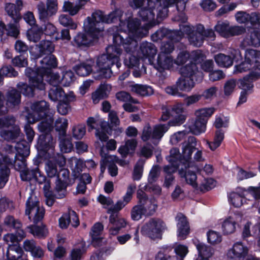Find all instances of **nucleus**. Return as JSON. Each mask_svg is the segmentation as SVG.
Instances as JSON below:
<instances>
[{
  "instance_id": "nucleus-1",
  "label": "nucleus",
  "mask_w": 260,
  "mask_h": 260,
  "mask_svg": "<svg viewBox=\"0 0 260 260\" xmlns=\"http://www.w3.org/2000/svg\"><path fill=\"white\" fill-rule=\"evenodd\" d=\"M121 22L118 32L113 35V44L120 48L122 46L126 53L124 64L128 68L139 66V54L137 52L138 40L148 33V27H140V21L133 19L126 23Z\"/></svg>"
},
{
  "instance_id": "nucleus-2",
  "label": "nucleus",
  "mask_w": 260,
  "mask_h": 260,
  "mask_svg": "<svg viewBox=\"0 0 260 260\" xmlns=\"http://www.w3.org/2000/svg\"><path fill=\"white\" fill-rule=\"evenodd\" d=\"M122 15L119 9H116L108 15L101 10H95L91 16L87 17L84 21L85 32H79L74 38V44L78 47H88L94 40L98 38V34L104 29V24H110L117 21Z\"/></svg>"
},
{
  "instance_id": "nucleus-3",
  "label": "nucleus",
  "mask_w": 260,
  "mask_h": 260,
  "mask_svg": "<svg viewBox=\"0 0 260 260\" xmlns=\"http://www.w3.org/2000/svg\"><path fill=\"white\" fill-rule=\"evenodd\" d=\"M129 6L134 9H140L138 12V15L144 21H147V24L143 26L141 25V21L137 18L128 19L125 21H122L120 16L119 19L120 22L119 28L121 22L126 23L133 19H137L140 21V27H148V29L157 24H158L166 17H161L158 16L159 10L163 8L161 4V0H132L129 3ZM122 14H123V12Z\"/></svg>"
},
{
  "instance_id": "nucleus-4",
  "label": "nucleus",
  "mask_w": 260,
  "mask_h": 260,
  "mask_svg": "<svg viewBox=\"0 0 260 260\" xmlns=\"http://www.w3.org/2000/svg\"><path fill=\"white\" fill-rule=\"evenodd\" d=\"M122 52V49L115 44L108 46L106 48V54L99 56L96 59L97 75L94 76L96 79H107L110 78L114 70H119L121 66L119 57Z\"/></svg>"
},
{
  "instance_id": "nucleus-5",
  "label": "nucleus",
  "mask_w": 260,
  "mask_h": 260,
  "mask_svg": "<svg viewBox=\"0 0 260 260\" xmlns=\"http://www.w3.org/2000/svg\"><path fill=\"white\" fill-rule=\"evenodd\" d=\"M179 31L182 33V38L186 35L189 44L196 47L202 46L206 39L214 40L216 37L213 29H205L204 26L200 23L195 25H180Z\"/></svg>"
},
{
  "instance_id": "nucleus-6",
  "label": "nucleus",
  "mask_w": 260,
  "mask_h": 260,
  "mask_svg": "<svg viewBox=\"0 0 260 260\" xmlns=\"http://www.w3.org/2000/svg\"><path fill=\"white\" fill-rule=\"evenodd\" d=\"M172 159H169V165L164 167V172L165 175H172L177 170L180 177L184 179L185 182L192 186L193 188L197 189L198 187L197 182V176L193 170H191L192 167L191 164H188L186 161L183 164L176 162L172 161Z\"/></svg>"
},
{
  "instance_id": "nucleus-7",
  "label": "nucleus",
  "mask_w": 260,
  "mask_h": 260,
  "mask_svg": "<svg viewBox=\"0 0 260 260\" xmlns=\"http://www.w3.org/2000/svg\"><path fill=\"white\" fill-rule=\"evenodd\" d=\"M197 145L196 138L194 137H189L186 141L182 143V151L180 154L178 148H173L170 151V155L166 157V159H172L176 162L183 164L186 162L188 164H191V156L196 149Z\"/></svg>"
},
{
  "instance_id": "nucleus-8",
  "label": "nucleus",
  "mask_w": 260,
  "mask_h": 260,
  "mask_svg": "<svg viewBox=\"0 0 260 260\" xmlns=\"http://www.w3.org/2000/svg\"><path fill=\"white\" fill-rule=\"evenodd\" d=\"M188 252V247L184 245H177L174 250L171 246H164L159 248L155 260H184Z\"/></svg>"
},
{
  "instance_id": "nucleus-9",
  "label": "nucleus",
  "mask_w": 260,
  "mask_h": 260,
  "mask_svg": "<svg viewBox=\"0 0 260 260\" xmlns=\"http://www.w3.org/2000/svg\"><path fill=\"white\" fill-rule=\"evenodd\" d=\"M17 154H15L14 159L8 156L6 166L0 168V189L3 188L9 180L10 174V168L21 172L26 168L25 157L21 156V159L17 158Z\"/></svg>"
},
{
  "instance_id": "nucleus-10",
  "label": "nucleus",
  "mask_w": 260,
  "mask_h": 260,
  "mask_svg": "<svg viewBox=\"0 0 260 260\" xmlns=\"http://www.w3.org/2000/svg\"><path fill=\"white\" fill-rule=\"evenodd\" d=\"M162 110L160 120L165 121L170 117H172L173 119L169 121L171 126L180 125L185 120L186 117L183 114L184 108L182 104L178 103L170 107H162Z\"/></svg>"
},
{
  "instance_id": "nucleus-11",
  "label": "nucleus",
  "mask_w": 260,
  "mask_h": 260,
  "mask_svg": "<svg viewBox=\"0 0 260 260\" xmlns=\"http://www.w3.org/2000/svg\"><path fill=\"white\" fill-rule=\"evenodd\" d=\"M165 228L166 224L162 220L159 218H152L142 226L141 233L154 240L161 237Z\"/></svg>"
},
{
  "instance_id": "nucleus-12",
  "label": "nucleus",
  "mask_w": 260,
  "mask_h": 260,
  "mask_svg": "<svg viewBox=\"0 0 260 260\" xmlns=\"http://www.w3.org/2000/svg\"><path fill=\"white\" fill-rule=\"evenodd\" d=\"M229 120L228 117L223 116L216 117L214 125L218 129L215 132L213 141H206V144L211 150L214 151L221 145L224 138V132L220 128L228 127Z\"/></svg>"
},
{
  "instance_id": "nucleus-13",
  "label": "nucleus",
  "mask_w": 260,
  "mask_h": 260,
  "mask_svg": "<svg viewBox=\"0 0 260 260\" xmlns=\"http://www.w3.org/2000/svg\"><path fill=\"white\" fill-rule=\"evenodd\" d=\"M171 124H158L154 125L152 128L149 124L145 125L143 130L141 139L143 141L151 140L154 143L155 141H160L164 134L168 131Z\"/></svg>"
},
{
  "instance_id": "nucleus-14",
  "label": "nucleus",
  "mask_w": 260,
  "mask_h": 260,
  "mask_svg": "<svg viewBox=\"0 0 260 260\" xmlns=\"http://www.w3.org/2000/svg\"><path fill=\"white\" fill-rule=\"evenodd\" d=\"M45 209L40 205L39 201L33 200L31 197H29L26 202L25 214L30 221L35 224L41 221L44 216Z\"/></svg>"
},
{
  "instance_id": "nucleus-15",
  "label": "nucleus",
  "mask_w": 260,
  "mask_h": 260,
  "mask_svg": "<svg viewBox=\"0 0 260 260\" xmlns=\"http://www.w3.org/2000/svg\"><path fill=\"white\" fill-rule=\"evenodd\" d=\"M37 8L40 21L45 22L57 13V0H46V4L43 2H40L37 6Z\"/></svg>"
},
{
  "instance_id": "nucleus-16",
  "label": "nucleus",
  "mask_w": 260,
  "mask_h": 260,
  "mask_svg": "<svg viewBox=\"0 0 260 260\" xmlns=\"http://www.w3.org/2000/svg\"><path fill=\"white\" fill-rule=\"evenodd\" d=\"M214 28L221 36L225 38L240 35L245 31L244 27L239 25L230 26L228 21H218Z\"/></svg>"
},
{
  "instance_id": "nucleus-17",
  "label": "nucleus",
  "mask_w": 260,
  "mask_h": 260,
  "mask_svg": "<svg viewBox=\"0 0 260 260\" xmlns=\"http://www.w3.org/2000/svg\"><path fill=\"white\" fill-rule=\"evenodd\" d=\"M49 105L45 101L34 103L30 106L31 113H28L26 116V120L29 123H35L41 119L45 117L49 110Z\"/></svg>"
},
{
  "instance_id": "nucleus-18",
  "label": "nucleus",
  "mask_w": 260,
  "mask_h": 260,
  "mask_svg": "<svg viewBox=\"0 0 260 260\" xmlns=\"http://www.w3.org/2000/svg\"><path fill=\"white\" fill-rule=\"evenodd\" d=\"M186 1L185 0H161L163 8L159 10L158 16L161 17H167L168 8L175 5L177 11L180 12L181 18L179 20L184 22L187 20V18L183 12L186 7Z\"/></svg>"
},
{
  "instance_id": "nucleus-19",
  "label": "nucleus",
  "mask_w": 260,
  "mask_h": 260,
  "mask_svg": "<svg viewBox=\"0 0 260 260\" xmlns=\"http://www.w3.org/2000/svg\"><path fill=\"white\" fill-rule=\"evenodd\" d=\"M174 41H180L182 39V33L179 30H171L166 28H160L151 36L153 42H157L164 38Z\"/></svg>"
},
{
  "instance_id": "nucleus-20",
  "label": "nucleus",
  "mask_w": 260,
  "mask_h": 260,
  "mask_svg": "<svg viewBox=\"0 0 260 260\" xmlns=\"http://www.w3.org/2000/svg\"><path fill=\"white\" fill-rule=\"evenodd\" d=\"M245 58L253 65V71L248 77L253 79L260 77V51L247 49L245 53Z\"/></svg>"
},
{
  "instance_id": "nucleus-21",
  "label": "nucleus",
  "mask_w": 260,
  "mask_h": 260,
  "mask_svg": "<svg viewBox=\"0 0 260 260\" xmlns=\"http://www.w3.org/2000/svg\"><path fill=\"white\" fill-rule=\"evenodd\" d=\"M20 176L23 181L34 180L40 184H43L46 179L45 176L41 173L38 167L26 168L21 171Z\"/></svg>"
},
{
  "instance_id": "nucleus-22",
  "label": "nucleus",
  "mask_w": 260,
  "mask_h": 260,
  "mask_svg": "<svg viewBox=\"0 0 260 260\" xmlns=\"http://www.w3.org/2000/svg\"><path fill=\"white\" fill-rule=\"evenodd\" d=\"M248 249L241 242L235 243L226 253L228 260H245Z\"/></svg>"
},
{
  "instance_id": "nucleus-23",
  "label": "nucleus",
  "mask_w": 260,
  "mask_h": 260,
  "mask_svg": "<svg viewBox=\"0 0 260 260\" xmlns=\"http://www.w3.org/2000/svg\"><path fill=\"white\" fill-rule=\"evenodd\" d=\"M39 68L36 70L27 68L25 70V75L29 78L30 85L35 88L40 90L45 89V83L43 81V75L38 71Z\"/></svg>"
},
{
  "instance_id": "nucleus-24",
  "label": "nucleus",
  "mask_w": 260,
  "mask_h": 260,
  "mask_svg": "<svg viewBox=\"0 0 260 260\" xmlns=\"http://www.w3.org/2000/svg\"><path fill=\"white\" fill-rule=\"evenodd\" d=\"M236 21L240 24H248L250 23L251 25H260V13L252 12L250 14L245 11H238L235 14Z\"/></svg>"
},
{
  "instance_id": "nucleus-25",
  "label": "nucleus",
  "mask_w": 260,
  "mask_h": 260,
  "mask_svg": "<svg viewBox=\"0 0 260 260\" xmlns=\"http://www.w3.org/2000/svg\"><path fill=\"white\" fill-rule=\"evenodd\" d=\"M137 52L139 57L144 59H148L149 63H152L157 53V49L153 44L145 41L140 44L139 50Z\"/></svg>"
},
{
  "instance_id": "nucleus-26",
  "label": "nucleus",
  "mask_w": 260,
  "mask_h": 260,
  "mask_svg": "<svg viewBox=\"0 0 260 260\" xmlns=\"http://www.w3.org/2000/svg\"><path fill=\"white\" fill-rule=\"evenodd\" d=\"M30 144L24 140H22L17 142L14 146L11 145H7L5 149L8 153H13L16 151V154L20 156L27 157L30 154Z\"/></svg>"
},
{
  "instance_id": "nucleus-27",
  "label": "nucleus",
  "mask_w": 260,
  "mask_h": 260,
  "mask_svg": "<svg viewBox=\"0 0 260 260\" xmlns=\"http://www.w3.org/2000/svg\"><path fill=\"white\" fill-rule=\"evenodd\" d=\"M182 76L193 78L197 82H200L203 78V73L198 70L196 63L190 62L180 69Z\"/></svg>"
},
{
  "instance_id": "nucleus-28",
  "label": "nucleus",
  "mask_w": 260,
  "mask_h": 260,
  "mask_svg": "<svg viewBox=\"0 0 260 260\" xmlns=\"http://www.w3.org/2000/svg\"><path fill=\"white\" fill-rule=\"evenodd\" d=\"M254 79L249 77H244L240 80L239 87L242 90L240 93L237 105H240L245 103L247 100L248 95L251 92L253 87V81Z\"/></svg>"
},
{
  "instance_id": "nucleus-29",
  "label": "nucleus",
  "mask_w": 260,
  "mask_h": 260,
  "mask_svg": "<svg viewBox=\"0 0 260 260\" xmlns=\"http://www.w3.org/2000/svg\"><path fill=\"white\" fill-rule=\"evenodd\" d=\"M22 5L21 0H16L15 4L8 3L5 4V10L6 13L15 22H19L21 19L20 11Z\"/></svg>"
},
{
  "instance_id": "nucleus-30",
  "label": "nucleus",
  "mask_w": 260,
  "mask_h": 260,
  "mask_svg": "<svg viewBox=\"0 0 260 260\" xmlns=\"http://www.w3.org/2000/svg\"><path fill=\"white\" fill-rule=\"evenodd\" d=\"M249 192L247 189L239 188L237 191L232 192L228 194V200L230 204L235 207H240L243 205V201H245V197Z\"/></svg>"
},
{
  "instance_id": "nucleus-31",
  "label": "nucleus",
  "mask_w": 260,
  "mask_h": 260,
  "mask_svg": "<svg viewBox=\"0 0 260 260\" xmlns=\"http://www.w3.org/2000/svg\"><path fill=\"white\" fill-rule=\"evenodd\" d=\"M55 145V140L50 134H47L39 136L36 147L38 149L47 152L49 150H53Z\"/></svg>"
},
{
  "instance_id": "nucleus-32",
  "label": "nucleus",
  "mask_w": 260,
  "mask_h": 260,
  "mask_svg": "<svg viewBox=\"0 0 260 260\" xmlns=\"http://www.w3.org/2000/svg\"><path fill=\"white\" fill-rule=\"evenodd\" d=\"M177 221L178 237L180 240L186 238L189 233V227L186 217L182 213H178L176 217Z\"/></svg>"
},
{
  "instance_id": "nucleus-33",
  "label": "nucleus",
  "mask_w": 260,
  "mask_h": 260,
  "mask_svg": "<svg viewBox=\"0 0 260 260\" xmlns=\"http://www.w3.org/2000/svg\"><path fill=\"white\" fill-rule=\"evenodd\" d=\"M174 63V59L171 55L159 53L154 67L159 72H162L165 70H170Z\"/></svg>"
},
{
  "instance_id": "nucleus-34",
  "label": "nucleus",
  "mask_w": 260,
  "mask_h": 260,
  "mask_svg": "<svg viewBox=\"0 0 260 260\" xmlns=\"http://www.w3.org/2000/svg\"><path fill=\"white\" fill-rule=\"evenodd\" d=\"M41 66L39 67V72L40 73H49L52 71V68H54L57 66V59L52 54H48L44 57L40 61Z\"/></svg>"
},
{
  "instance_id": "nucleus-35",
  "label": "nucleus",
  "mask_w": 260,
  "mask_h": 260,
  "mask_svg": "<svg viewBox=\"0 0 260 260\" xmlns=\"http://www.w3.org/2000/svg\"><path fill=\"white\" fill-rule=\"evenodd\" d=\"M109 221L111 224L109 233L111 235H116L126 225V222L124 219L118 218L114 214H111L110 216Z\"/></svg>"
},
{
  "instance_id": "nucleus-36",
  "label": "nucleus",
  "mask_w": 260,
  "mask_h": 260,
  "mask_svg": "<svg viewBox=\"0 0 260 260\" xmlns=\"http://www.w3.org/2000/svg\"><path fill=\"white\" fill-rule=\"evenodd\" d=\"M8 128V129H4L1 132V137L7 141H15L21 135L19 126L15 125L14 122Z\"/></svg>"
},
{
  "instance_id": "nucleus-37",
  "label": "nucleus",
  "mask_w": 260,
  "mask_h": 260,
  "mask_svg": "<svg viewBox=\"0 0 260 260\" xmlns=\"http://www.w3.org/2000/svg\"><path fill=\"white\" fill-rule=\"evenodd\" d=\"M94 61L92 59H87L74 67L73 69L77 75L80 76H87L92 71Z\"/></svg>"
},
{
  "instance_id": "nucleus-38",
  "label": "nucleus",
  "mask_w": 260,
  "mask_h": 260,
  "mask_svg": "<svg viewBox=\"0 0 260 260\" xmlns=\"http://www.w3.org/2000/svg\"><path fill=\"white\" fill-rule=\"evenodd\" d=\"M36 48L39 52L35 55V57L38 58L44 55L52 54L54 50V45L51 41L44 40L36 45Z\"/></svg>"
},
{
  "instance_id": "nucleus-39",
  "label": "nucleus",
  "mask_w": 260,
  "mask_h": 260,
  "mask_svg": "<svg viewBox=\"0 0 260 260\" xmlns=\"http://www.w3.org/2000/svg\"><path fill=\"white\" fill-rule=\"evenodd\" d=\"M129 87L132 92L141 96H149L154 93L152 87L147 84H133Z\"/></svg>"
},
{
  "instance_id": "nucleus-40",
  "label": "nucleus",
  "mask_w": 260,
  "mask_h": 260,
  "mask_svg": "<svg viewBox=\"0 0 260 260\" xmlns=\"http://www.w3.org/2000/svg\"><path fill=\"white\" fill-rule=\"evenodd\" d=\"M23 251L19 244H9L6 256L7 260H18L24 256Z\"/></svg>"
},
{
  "instance_id": "nucleus-41",
  "label": "nucleus",
  "mask_w": 260,
  "mask_h": 260,
  "mask_svg": "<svg viewBox=\"0 0 260 260\" xmlns=\"http://www.w3.org/2000/svg\"><path fill=\"white\" fill-rule=\"evenodd\" d=\"M21 92L15 88H12L6 93V105L9 107L19 105L21 102Z\"/></svg>"
},
{
  "instance_id": "nucleus-42",
  "label": "nucleus",
  "mask_w": 260,
  "mask_h": 260,
  "mask_svg": "<svg viewBox=\"0 0 260 260\" xmlns=\"http://www.w3.org/2000/svg\"><path fill=\"white\" fill-rule=\"evenodd\" d=\"M103 230V225L100 222L95 223L91 229L92 244L94 247L102 246L103 239L100 236V234Z\"/></svg>"
},
{
  "instance_id": "nucleus-43",
  "label": "nucleus",
  "mask_w": 260,
  "mask_h": 260,
  "mask_svg": "<svg viewBox=\"0 0 260 260\" xmlns=\"http://www.w3.org/2000/svg\"><path fill=\"white\" fill-rule=\"evenodd\" d=\"M139 229L138 226L133 228L129 233L117 236V240L120 245H123L134 236V240L136 241V244H138L139 242Z\"/></svg>"
},
{
  "instance_id": "nucleus-44",
  "label": "nucleus",
  "mask_w": 260,
  "mask_h": 260,
  "mask_svg": "<svg viewBox=\"0 0 260 260\" xmlns=\"http://www.w3.org/2000/svg\"><path fill=\"white\" fill-rule=\"evenodd\" d=\"M89 0H79V4H74L69 1H65L62 7L64 12H68L71 15H76L81 7Z\"/></svg>"
},
{
  "instance_id": "nucleus-45",
  "label": "nucleus",
  "mask_w": 260,
  "mask_h": 260,
  "mask_svg": "<svg viewBox=\"0 0 260 260\" xmlns=\"http://www.w3.org/2000/svg\"><path fill=\"white\" fill-rule=\"evenodd\" d=\"M195 81L193 78L182 76L177 80L176 82L180 91L188 92L194 87Z\"/></svg>"
},
{
  "instance_id": "nucleus-46",
  "label": "nucleus",
  "mask_w": 260,
  "mask_h": 260,
  "mask_svg": "<svg viewBox=\"0 0 260 260\" xmlns=\"http://www.w3.org/2000/svg\"><path fill=\"white\" fill-rule=\"evenodd\" d=\"M101 129L97 127L95 132L96 137L102 142H106L108 139L107 133L111 129L108 122L102 120L99 121Z\"/></svg>"
},
{
  "instance_id": "nucleus-47",
  "label": "nucleus",
  "mask_w": 260,
  "mask_h": 260,
  "mask_svg": "<svg viewBox=\"0 0 260 260\" xmlns=\"http://www.w3.org/2000/svg\"><path fill=\"white\" fill-rule=\"evenodd\" d=\"M243 44L254 47L260 46V31L254 30L243 40Z\"/></svg>"
},
{
  "instance_id": "nucleus-48",
  "label": "nucleus",
  "mask_w": 260,
  "mask_h": 260,
  "mask_svg": "<svg viewBox=\"0 0 260 260\" xmlns=\"http://www.w3.org/2000/svg\"><path fill=\"white\" fill-rule=\"evenodd\" d=\"M29 41L33 42H38L43 35V29L38 25L31 27L26 32Z\"/></svg>"
},
{
  "instance_id": "nucleus-49",
  "label": "nucleus",
  "mask_w": 260,
  "mask_h": 260,
  "mask_svg": "<svg viewBox=\"0 0 260 260\" xmlns=\"http://www.w3.org/2000/svg\"><path fill=\"white\" fill-rule=\"evenodd\" d=\"M64 95L65 92L59 86H52L48 92L49 99L53 102L62 100Z\"/></svg>"
},
{
  "instance_id": "nucleus-50",
  "label": "nucleus",
  "mask_w": 260,
  "mask_h": 260,
  "mask_svg": "<svg viewBox=\"0 0 260 260\" xmlns=\"http://www.w3.org/2000/svg\"><path fill=\"white\" fill-rule=\"evenodd\" d=\"M214 60L218 66L229 68L233 65V58L229 55L218 53L214 56Z\"/></svg>"
},
{
  "instance_id": "nucleus-51",
  "label": "nucleus",
  "mask_w": 260,
  "mask_h": 260,
  "mask_svg": "<svg viewBox=\"0 0 260 260\" xmlns=\"http://www.w3.org/2000/svg\"><path fill=\"white\" fill-rule=\"evenodd\" d=\"M194 244L198 250L199 255L208 258L212 255L213 249L210 246L199 241L194 242Z\"/></svg>"
},
{
  "instance_id": "nucleus-52",
  "label": "nucleus",
  "mask_w": 260,
  "mask_h": 260,
  "mask_svg": "<svg viewBox=\"0 0 260 260\" xmlns=\"http://www.w3.org/2000/svg\"><path fill=\"white\" fill-rule=\"evenodd\" d=\"M137 142L135 140H128L124 145L121 146L118 150L122 157H125L131 151H133L136 147Z\"/></svg>"
},
{
  "instance_id": "nucleus-53",
  "label": "nucleus",
  "mask_w": 260,
  "mask_h": 260,
  "mask_svg": "<svg viewBox=\"0 0 260 260\" xmlns=\"http://www.w3.org/2000/svg\"><path fill=\"white\" fill-rule=\"evenodd\" d=\"M236 224V221L234 217L230 216L226 218L222 224L223 233L228 235L234 232Z\"/></svg>"
},
{
  "instance_id": "nucleus-54",
  "label": "nucleus",
  "mask_w": 260,
  "mask_h": 260,
  "mask_svg": "<svg viewBox=\"0 0 260 260\" xmlns=\"http://www.w3.org/2000/svg\"><path fill=\"white\" fill-rule=\"evenodd\" d=\"M42 74L43 75V81L45 78L51 86H59V84H61V77L58 73H53L51 71L49 73Z\"/></svg>"
},
{
  "instance_id": "nucleus-55",
  "label": "nucleus",
  "mask_w": 260,
  "mask_h": 260,
  "mask_svg": "<svg viewBox=\"0 0 260 260\" xmlns=\"http://www.w3.org/2000/svg\"><path fill=\"white\" fill-rule=\"evenodd\" d=\"M29 232L34 236L39 238H42L46 237L48 231L45 225L42 224L41 226L31 225L27 227Z\"/></svg>"
},
{
  "instance_id": "nucleus-56",
  "label": "nucleus",
  "mask_w": 260,
  "mask_h": 260,
  "mask_svg": "<svg viewBox=\"0 0 260 260\" xmlns=\"http://www.w3.org/2000/svg\"><path fill=\"white\" fill-rule=\"evenodd\" d=\"M68 121L66 118H58L55 122V130L58 133L59 137H66Z\"/></svg>"
},
{
  "instance_id": "nucleus-57",
  "label": "nucleus",
  "mask_w": 260,
  "mask_h": 260,
  "mask_svg": "<svg viewBox=\"0 0 260 260\" xmlns=\"http://www.w3.org/2000/svg\"><path fill=\"white\" fill-rule=\"evenodd\" d=\"M143 212L145 216L153 215L156 212L157 205L152 200H146V202L142 203Z\"/></svg>"
},
{
  "instance_id": "nucleus-58",
  "label": "nucleus",
  "mask_w": 260,
  "mask_h": 260,
  "mask_svg": "<svg viewBox=\"0 0 260 260\" xmlns=\"http://www.w3.org/2000/svg\"><path fill=\"white\" fill-rule=\"evenodd\" d=\"M206 124L205 120L196 118L194 123L190 126V131L193 134L199 135L205 132Z\"/></svg>"
},
{
  "instance_id": "nucleus-59",
  "label": "nucleus",
  "mask_w": 260,
  "mask_h": 260,
  "mask_svg": "<svg viewBox=\"0 0 260 260\" xmlns=\"http://www.w3.org/2000/svg\"><path fill=\"white\" fill-rule=\"evenodd\" d=\"M53 118L50 117L48 119L40 122L38 125L39 131L42 133V135L50 134L53 129Z\"/></svg>"
},
{
  "instance_id": "nucleus-60",
  "label": "nucleus",
  "mask_w": 260,
  "mask_h": 260,
  "mask_svg": "<svg viewBox=\"0 0 260 260\" xmlns=\"http://www.w3.org/2000/svg\"><path fill=\"white\" fill-rule=\"evenodd\" d=\"M55 187L54 190V196L56 199H61L65 196L66 185L65 182L62 181L58 176L56 179Z\"/></svg>"
},
{
  "instance_id": "nucleus-61",
  "label": "nucleus",
  "mask_w": 260,
  "mask_h": 260,
  "mask_svg": "<svg viewBox=\"0 0 260 260\" xmlns=\"http://www.w3.org/2000/svg\"><path fill=\"white\" fill-rule=\"evenodd\" d=\"M215 109L214 108H206L200 109L195 112L196 118L202 120H205L207 122L208 118L214 113Z\"/></svg>"
},
{
  "instance_id": "nucleus-62",
  "label": "nucleus",
  "mask_w": 260,
  "mask_h": 260,
  "mask_svg": "<svg viewBox=\"0 0 260 260\" xmlns=\"http://www.w3.org/2000/svg\"><path fill=\"white\" fill-rule=\"evenodd\" d=\"M252 66V64L249 62L248 60H246V59L245 58V60L244 61L242 62L240 64L236 65L234 67L233 73L235 74L241 73L251 70V72H250L248 75L245 76L247 77L253 71V68Z\"/></svg>"
},
{
  "instance_id": "nucleus-63",
  "label": "nucleus",
  "mask_w": 260,
  "mask_h": 260,
  "mask_svg": "<svg viewBox=\"0 0 260 260\" xmlns=\"http://www.w3.org/2000/svg\"><path fill=\"white\" fill-rule=\"evenodd\" d=\"M59 23L71 29H76L77 27V24L73 21L71 17L66 14H61L58 18Z\"/></svg>"
},
{
  "instance_id": "nucleus-64",
  "label": "nucleus",
  "mask_w": 260,
  "mask_h": 260,
  "mask_svg": "<svg viewBox=\"0 0 260 260\" xmlns=\"http://www.w3.org/2000/svg\"><path fill=\"white\" fill-rule=\"evenodd\" d=\"M4 225L9 229H18L22 226L21 223L12 215H7L4 220Z\"/></svg>"
}]
</instances>
